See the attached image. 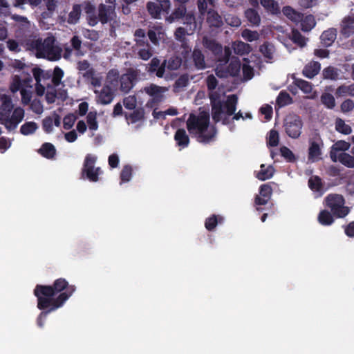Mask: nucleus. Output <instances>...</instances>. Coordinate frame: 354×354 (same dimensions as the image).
<instances>
[{
  "label": "nucleus",
  "mask_w": 354,
  "mask_h": 354,
  "mask_svg": "<svg viewBox=\"0 0 354 354\" xmlns=\"http://www.w3.org/2000/svg\"><path fill=\"white\" fill-rule=\"evenodd\" d=\"M97 104L107 105L112 102L114 98V91L109 84H104L100 91L95 90Z\"/></svg>",
  "instance_id": "f8f14e48"
},
{
  "label": "nucleus",
  "mask_w": 354,
  "mask_h": 354,
  "mask_svg": "<svg viewBox=\"0 0 354 354\" xmlns=\"http://www.w3.org/2000/svg\"><path fill=\"white\" fill-rule=\"evenodd\" d=\"M186 124L189 133L194 135L199 142L209 143L216 136V129L214 126L209 127V113L207 111H201L198 115L191 113Z\"/></svg>",
  "instance_id": "f03ea898"
},
{
  "label": "nucleus",
  "mask_w": 354,
  "mask_h": 354,
  "mask_svg": "<svg viewBox=\"0 0 354 354\" xmlns=\"http://www.w3.org/2000/svg\"><path fill=\"white\" fill-rule=\"evenodd\" d=\"M96 160V156L87 154L84 161L82 175V176H86V178L91 182L98 181L99 176L102 174L100 167H95Z\"/></svg>",
  "instance_id": "0eeeda50"
},
{
  "label": "nucleus",
  "mask_w": 354,
  "mask_h": 354,
  "mask_svg": "<svg viewBox=\"0 0 354 354\" xmlns=\"http://www.w3.org/2000/svg\"><path fill=\"white\" fill-rule=\"evenodd\" d=\"M51 82L54 86H58L62 82V80L64 75V71L59 66H55L51 73Z\"/></svg>",
  "instance_id": "79ce46f5"
},
{
  "label": "nucleus",
  "mask_w": 354,
  "mask_h": 354,
  "mask_svg": "<svg viewBox=\"0 0 354 354\" xmlns=\"http://www.w3.org/2000/svg\"><path fill=\"white\" fill-rule=\"evenodd\" d=\"M132 176V167L130 165H125L120 173L122 183H127L131 180Z\"/></svg>",
  "instance_id": "e2e57ef3"
},
{
  "label": "nucleus",
  "mask_w": 354,
  "mask_h": 354,
  "mask_svg": "<svg viewBox=\"0 0 354 354\" xmlns=\"http://www.w3.org/2000/svg\"><path fill=\"white\" fill-rule=\"evenodd\" d=\"M182 64V59L178 56H173L167 59L166 68L169 71L178 70Z\"/></svg>",
  "instance_id": "de8ad7c7"
},
{
  "label": "nucleus",
  "mask_w": 354,
  "mask_h": 354,
  "mask_svg": "<svg viewBox=\"0 0 354 354\" xmlns=\"http://www.w3.org/2000/svg\"><path fill=\"white\" fill-rule=\"evenodd\" d=\"M340 34L344 38L354 35V16L345 17L341 23Z\"/></svg>",
  "instance_id": "dca6fc26"
},
{
  "label": "nucleus",
  "mask_w": 354,
  "mask_h": 354,
  "mask_svg": "<svg viewBox=\"0 0 354 354\" xmlns=\"http://www.w3.org/2000/svg\"><path fill=\"white\" fill-rule=\"evenodd\" d=\"M322 103L328 109H333L335 106V100L334 96L329 93H324L321 95Z\"/></svg>",
  "instance_id": "49530a36"
},
{
  "label": "nucleus",
  "mask_w": 354,
  "mask_h": 354,
  "mask_svg": "<svg viewBox=\"0 0 354 354\" xmlns=\"http://www.w3.org/2000/svg\"><path fill=\"white\" fill-rule=\"evenodd\" d=\"M32 46L35 49L38 57L47 58L50 61L61 58V49L55 46L53 37H48L44 40L38 39L32 41Z\"/></svg>",
  "instance_id": "39448f33"
},
{
  "label": "nucleus",
  "mask_w": 354,
  "mask_h": 354,
  "mask_svg": "<svg viewBox=\"0 0 354 354\" xmlns=\"http://www.w3.org/2000/svg\"><path fill=\"white\" fill-rule=\"evenodd\" d=\"M292 99L290 95L286 91H281L277 97V104L279 106H284L291 104Z\"/></svg>",
  "instance_id": "603ef678"
},
{
  "label": "nucleus",
  "mask_w": 354,
  "mask_h": 354,
  "mask_svg": "<svg viewBox=\"0 0 354 354\" xmlns=\"http://www.w3.org/2000/svg\"><path fill=\"white\" fill-rule=\"evenodd\" d=\"M320 69L321 64L319 62L311 61L304 67L302 74L306 77L312 79L319 73Z\"/></svg>",
  "instance_id": "6ab92c4d"
},
{
  "label": "nucleus",
  "mask_w": 354,
  "mask_h": 354,
  "mask_svg": "<svg viewBox=\"0 0 354 354\" xmlns=\"http://www.w3.org/2000/svg\"><path fill=\"white\" fill-rule=\"evenodd\" d=\"M335 130L339 133L344 135H348L352 131L351 127L348 124H346L344 120L342 118H337L335 120Z\"/></svg>",
  "instance_id": "58836bf2"
},
{
  "label": "nucleus",
  "mask_w": 354,
  "mask_h": 354,
  "mask_svg": "<svg viewBox=\"0 0 354 354\" xmlns=\"http://www.w3.org/2000/svg\"><path fill=\"white\" fill-rule=\"evenodd\" d=\"M202 44L206 49L212 52L215 56L222 55L223 46L215 39L205 36L203 37Z\"/></svg>",
  "instance_id": "f3484780"
},
{
  "label": "nucleus",
  "mask_w": 354,
  "mask_h": 354,
  "mask_svg": "<svg viewBox=\"0 0 354 354\" xmlns=\"http://www.w3.org/2000/svg\"><path fill=\"white\" fill-rule=\"evenodd\" d=\"M157 2H148L147 8L149 13L155 19H160L161 11Z\"/></svg>",
  "instance_id": "6e6d98bb"
},
{
  "label": "nucleus",
  "mask_w": 354,
  "mask_h": 354,
  "mask_svg": "<svg viewBox=\"0 0 354 354\" xmlns=\"http://www.w3.org/2000/svg\"><path fill=\"white\" fill-rule=\"evenodd\" d=\"M186 11L187 10L185 6L180 4L168 17L167 20L171 23L175 21H178L180 19L182 20L185 14L187 12Z\"/></svg>",
  "instance_id": "c9c22d12"
},
{
  "label": "nucleus",
  "mask_w": 354,
  "mask_h": 354,
  "mask_svg": "<svg viewBox=\"0 0 354 354\" xmlns=\"http://www.w3.org/2000/svg\"><path fill=\"white\" fill-rule=\"evenodd\" d=\"M301 23V29L304 32L310 31L316 25L315 17L312 15H308L299 21Z\"/></svg>",
  "instance_id": "c85d7f7f"
},
{
  "label": "nucleus",
  "mask_w": 354,
  "mask_h": 354,
  "mask_svg": "<svg viewBox=\"0 0 354 354\" xmlns=\"http://www.w3.org/2000/svg\"><path fill=\"white\" fill-rule=\"evenodd\" d=\"M337 37V30L331 28L324 30L320 36L321 44L324 47L330 46Z\"/></svg>",
  "instance_id": "412c9836"
},
{
  "label": "nucleus",
  "mask_w": 354,
  "mask_h": 354,
  "mask_svg": "<svg viewBox=\"0 0 354 354\" xmlns=\"http://www.w3.org/2000/svg\"><path fill=\"white\" fill-rule=\"evenodd\" d=\"M332 212L328 210H322L317 217L319 223L325 226L330 225L334 222Z\"/></svg>",
  "instance_id": "e433bc0d"
},
{
  "label": "nucleus",
  "mask_w": 354,
  "mask_h": 354,
  "mask_svg": "<svg viewBox=\"0 0 354 354\" xmlns=\"http://www.w3.org/2000/svg\"><path fill=\"white\" fill-rule=\"evenodd\" d=\"M259 50L266 58L269 59H272L273 58L274 48V46L269 42H264L262 45L260 46Z\"/></svg>",
  "instance_id": "09e8293b"
},
{
  "label": "nucleus",
  "mask_w": 354,
  "mask_h": 354,
  "mask_svg": "<svg viewBox=\"0 0 354 354\" xmlns=\"http://www.w3.org/2000/svg\"><path fill=\"white\" fill-rule=\"evenodd\" d=\"M83 10L86 15V20L89 26H95L98 23V15H96L95 6L90 1H84L82 4Z\"/></svg>",
  "instance_id": "2eb2a0df"
},
{
  "label": "nucleus",
  "mask_w": 354,
  "mask_h": 354,
  "mask_svg": "<svg viewBox=\"0 0 354 354\" xmlns=\"http://www.w3.org/2000/svg\"><path fill=\"white\" fill-rule=\"evenodd\" d=\"M291 40L292 42L300 47H304L306 44V39L297 29H292L291 32Z\"/></svg>",
  "instance_id": "a19ab883"
},
{
  "label": "nucleus",
  "mask_w": 354,
  "mask_h": 354,
  "mask_svg": "<svg viewBox=\"0 0 354 354\" xmlns=\"http://www.w3.org/2000/svg\"><path fill=\"white\" fill-rule=\"evenodd\" d=\"M81 12V5L74 4L72 10L68 14L67 22L70 24H77L80 18Z\"/></svg>",
  "instance_id": "f704fd0d"
},
{
  "label": "nucleus",
  "mask_w": 354,
  "mask_h": 354,
  "mask_svg": "<svg viewBox=\"0 0 354 354\" xmlns=\"http://www.w3.org/2000/svg\"><path fill=\"white\" fill-rule=\"evenodd\" d=\"M240 70V60L237 57H233L225 69L217 68L216 74L219 77H236L239 75Z\"/></svg>",
  "instance_id": "9b49d317"
},
{
  "label": "nucleus",
  "mask_w": 354,
  "mask_h": 354,
  "mask_svg": "<svg viewBox=\"0 0 354 354\" xmlns=\"http://www.w3.org/2000/svg\"><path fill=\"white\" fill-rule=\"evenodd\" d=\"M189 84V75L187 74L181 75L174 82V91L179 92L185 88Z\"/></svg>",
  "instance_id": "ea45409f"
},
{
  "label": "nucleus",
  "mask_w": 354,
  "mask_h": 354,
  "mask_svg": "<svg viewBox=\"0 0 354 354\" xmlns=\"http://www.w3.org/2000/svg\"><path fill=\"white\" fill-rule=\"evenodd\" d=\"M71 44L73 48L76 50L77 56L84 55V53L81 50L82 41L77 35L73 36L71 39Z\"/></svg>",
  "instance_id": "680f3d73"
},
{
  "label": "nucleus",
  "mask_w": 354,
  "mask_h": 354,
  "mask_svg": "<svg viewBox=\"0 0 354 354\" xmlns=\"http://www.w3.org/2000/svg\"><path fill=\"white\" fill-rule=\"evenodd\" d=\"M206 21L210 27L221 28L223 25L222 17L212 8L209 9Z\"/></svg>",
  "instance_id": "aec40b11"
},
{
  "label": "nucleus",
  "mask_w": 354,
  "mask_h": 354,
  "mask_svg": "<svg viewBox=\"0 0 354 354\" xmlns=\"http://www.w3.org/2000/svg\"><path fill=\"white\" fill-rule=\"evenodd\" d=\"M339 161L344 165L349 168L354 167V156L347 153H342L339 156Z\"/></svg>",
  "instance_id": "5fc2aeb1"
},
{
  "label": "nucleus",
  "mask_w": 354,
  "mask_h": 354,
  "mask_svg": "<svg viewBox=\"0 0 354 354\" xmlns=\"http://www.w3.org/2000/svg\"><path fill=\"white\" fill-rule=\"evenodd\" d=\"M245 17L248 21L253 26H258L261 23V17L258 12L254 8H248L245 11Z\"/></svg>",
  "instance_id": "7c9ffc66"
},
{
  "label": "nucleus",
  "mask_w": 354,
  "mask_h": 354,
  "mask_svg": "<svg viewBox=\"0 0 354 354\" xmlns=\"http://www.w3.org/2000/svg\"><path fill=\"white\" fill-rule=\"evenodd\" d=\"M341 111L344 113L352 111L354 109V101L351 99H346L340 105Z\"/></svg>",
  "instance_id": "774afa93"
},
{
  "label": "nucleus",
  "mask_w": 354,
  "mask_h": 354,
  "mask_svg": "<svg viewBox=\"0 0 354 354\" xmlns=\"http://www.w3.org/2000/svg\"><path fill=\"white\" fill-rule=\"evenodd\" d=\"M174 140L176 145L180 149L188 147L189 144V138L184 129H178L174 134Z\"/></svg>",
  "instance_id": "4be33fe9"
},
{
  "label": "nucleus",
  "mask_w": 354,
  "mask_h": 354,
  "mask_svg": "<svg viewBox=\"0 0 354 354\" xmlns=\"http://www.w3.org/2000/svg\"><path fill=\"white\" fill-rule=\"evenodd\" d=\"M326 205L330 209L333 216L337 218H344L348 214L350 209L348 207L344 206V198L337 194H331L326 196Z\"/></svg>",
  "instance_id": "423d86ee"
},
{
  "label": "nucleus",
  "mask_w": 354,
  "mask_h": 354,
  "mask_svg": "<svg viewBox=\"0 0 354 354\" xmlns=\"http://www.w3.org/2000/svg\"><path fill=\"white\" fill-rule=\"evenodd\" d=\"M116 0H106L105 3H100L97 8L98 21L106 24L113 21L116 17Z\"/></svg>",
  "instance_id": "6e6552de"
},
{
  "label": "nucleus",
  "mask_w": 354,
  "mask_h": 354,
  "mask_svg": "<svg viewBox=\"0 0 354 354\" xmlns=\"http://www.w3.org/2000/svg\"><path fill=\"white\" fill-rule=\"evenodd\" d=\"M308 185L309 188L315 192H323V183L322 178L318 176H312L308 182Z\"/></svg>",
  "instance_id": "2f4dec72"
},
{
  "label": "nucleus",
  "mask_w": 354,
  "mask_h": 354,
  "mask_svg": "<svg viewBox=\"0 0 354 354\" xmlns=\"http://www.w3.org/2000/svg\"><path fill=\"white\" fill-rule=\"evenodd\" d=\"M191 59L195 68L197 70L206 68L207 65L205 60V55L201 49L195 47L192 53Z\"/></svg>",
  "instance_id": "a211bd4d"
},
{
  "label": "nucleus",
  "mask_w": 354,
  "mask_h": 354,
  "mask_svg": "<svg viewBox=\"0 0 354 354\" xmlns=\"http://www.w3.org/2000/svg\"><path fill=\"white\" fill-rule=\"evenodd\" d=\"M223 222V216L212 214L205 219V227L208 231H213L218 224H222Z\"/></svg>",
  "instance_id": "5701e85b"
},
{
  "label": "nucleus",
  "mask_w": 354,
  "mask_h": 354,
  "mask_svg": "<svg viewBox=\"0 0 354 354\" xmlns=\"http://www.w3.org/2000/svg\"><path fill=\"white\" fill-rule=\"evenodd\" d=\"M38 126L35 122H26L21 126L20 133L24 136L34 133Z\"/></svg>",
  "instance_id": "a18cd8bd"
},
{
  "label": "nucleus",
  "mask_w": 354,
  "mask_h": 354,
  "mask_svg": "<svg viewBox=\"0 0 354 354\" xmlns=\"http://www.w3.org/2000/svg\"><path fill=\"white\" fill-rule=\"evenodd\" d=\"M11 66L15 69H17L21 72V75L24 76V83L26 86H30V84L32 82V77L30 75V66L26 65L22 61L19 59H15Z\"/></svg>",
  "instance_id": "4468645a"
},
{
  "label": "nucleus",
  "mask_w": 354,
  "mask_h": 354,
  "mask_svg": "<svg viewBox=\"0 0 354 354\" xmlns=\"http://www.w3.org/2000/svg\"><path fill=\"white\" fill-rule=\"evenodd\" d=\"M281 156L289 162L295 161L296 158L293 152L287 147L283 146L280 148Z\"/></svg>",
  "instance_id": "bf43d9fd"
},
{
  "label": "nucleus",
  "mask_w": 354,
  "mask_h": 354,
  "mask_svg": "<svg viewBox=\"0 0 354 354\" xmlns=\"http://www.w3.org/2000/svg\"><path fill=\"white\" fill-rule=\"evenodd\" d=\"M293 84L299 88L306 94H310L313 90L312 84L306 80L297 78L295 75H292Z\"/></svg>",
  "instance_id": "a878e982"
},
{
  "label": "nucleus",
  "mask_w": 354,
  "mask_h": 354,
  "mask_svg": "<svg viewBox=\"0 0 354 354\" xmlns=\"http://www.w3.org/2000/svg\"><path fill=\"white\" fill-rule=\"evenodd\" d=\"M133 51L138 55V58L145 61L149 60L153 55V49L151 46L146 48H140Z\"/></svg>",
  "instance_id": "37998d69"
},
{
  "label": "nucleus",
  "mask_w": 354,
  "mask_h": 354,
  "mask_svg": "<svg viewBox=\"0 0 354 354\" xmlns=\"http://www.w3.org/2000/svg\"><path fill=\"white\" fill-rule=\"evenodd\" d=\"M335 95L337 97H341L347 95L354 97V83L348 86L342 84L338 86L335 91Z\"/></svg>",
  "instance_id": "cd10ccee"
},
{
  "label": "nucleus",
  "mask_w": 354,
  "mask_h": 354,
  "mask_svg": "<svg viewBox=\"0 0 354 354\" xmlns=\"http://www.w3.org/2000/svg\"><path fill=\"white\" fill-rule=\"evenodd\" d=\"M283 15L295 23H298L302 19L303 14L297 12L290 6H285L283 8Z\"/></svg>",
  "instance_id": "c756f323"
},
{
  "label": "nucleus",
  "mask_w": 354,
  "mask_h": 354,
  "mask_svg": "<svg viewBox=\"0 0 354 354\" xmlns=\"http://www.w3.org/2000/svg\"><path fill=\"white\" fill-rule=\"evenodd\" d=\"M0 124L8 131L15 130L24 118V110L21 107L14 109L11 97L6 94L0 95Z\"/></svg>",
  "instance_id": "7ed1b4c3"
},
{
  "label": "nucleus",
  "mask_w": 354,
  "mask_h": 354,
  "mask_svg": "<svg viewBox=\"0 0 354 354\" xmlns=\"http://www.w3.org/2000/svg\"><path fill=\"white\" fill-rule=\"evenodd\" d=\"M274 168L272 165L266 167L264 164L261 165V170L257 174L256 177L260 180H266L272 177L274 173Z\"/></svg>",
  "instance_id": "bb28decb"
},
{
  "label": "nucleus",
  "mask_w": 354,
  "mask_h": 354,
  "mask_svg": "<svg viewBox=\"0 0 354 354\" xmlns=\"http://www.w3.org/2000/svg\"><path fill=\"white\" fill-rule=\"evenodd\" d=\"M321 155L322 150L319 145L315 141L310 142L308 148V160L312 162L317 161L319 159Z\"/></svg>",
  "instance_id": "b1692460"
},
{
  "label": "nucleus",
  "mask_w": 354,
  "mask_h": 354,
  "mask_svg": "<svg viewBox=\"0 0 354 354\" xmlns=\"http://www.w3.org/2000/svg\"><path fill=\"white\" fill-rule=\"evenodd\" d=\"M182 22L189 26V30H194L196 28L195 17L192 13H185L182 19Z\"/></svg>",
  "instance_id": "0e129e2a"
},
{
  "label": "nucleus",
  "mask_w": 354,
  "mask_h": 354,
  "mask_svg": "<svg viewBox=\"0 0 354 354\" xmlns=\"http://www.w3.org/2000/svg\"><path fill=\"white\" fill-rule=\"evenodd\" d=\"M125 117H126V119L129 120L131 123H136V122L144 119L145 111L142 108L137 109H135L129 115L126 114Z\"/></svg>",
  "instance_id": "c03bdc74"
},
{
  "label": "nucleus",
  "mask_w": 354,
  "mask_h": 354,
  "mask_svg": "<svg viewBox=\"0 0 354 354\" xmlns=\"http://www.w3.org/2000/svg\"><path fill=\"white\" fill-rule=\"evenodd\" d=\"M24 75H15L12 86V91H17L21 88L22 89V87H32L31 83L30 86H26L24 83Z\"/></svg>",
  "instance_id": "3c124183"
},
{
  "label": "nucleus",
  "mask_w": 354,
  "mask_h": 354,
  "mask_svg": "<svg viewBox=\"0 0 354 354\" xmlns=\"http://www.w3.org/2000/svg\"><path fill=\"white\" fill-rule=\"evenodd\" d=\"M210 104L212 106V117L215 123L221 121L222 115L225 113L228 116L232 115L236 110L238 97L236 95H230L227 100L223 102L221 100L217 93L209 95Z\"/></svg>",
  "instance_id": "20e7f679"
},
{
  "label": "nucleus",
  "mask_w": 354,
  "mask_h": 354,
  "mask_svg": "<svg viewBox=\"0 0 354 354\" xmlns=\"http://www.w3.org/2000/svg\"><path fill=\"white\" fill-rule=\"evenodd\" d=\"M39 154L47 159H52L56 154L55 146L50 142L44 143L38 150Z\"/></svg>",
  "instance_id": "393cba45"
},
{
  "label": "nucleus",
  "mask_w": 354,
  "mask_h": 354,
  "mask_svg": "<svg viewBox=\"0 0 354 354\" xmlns=\"http://www.w3.org/2000/svg\"><path fill=\"white\" fill-rule=\"evenodd\" d=\"M45 97L48 104L54 103L57 98V91L55 88L51 86H48Z\"/></svg>",
  "instance_id": "338daca9"
},
{
  "label": "nucleus",
  "mask_w": 354,
  "mask_h": 354,
  "mask_svg": "<svg viewBox=\"0 0 354 354\" xmlns=\"http://www.w3.org/2000/svg\"><path fill=\"white\" fill-rule=\"evenodd\" d=\"M77 120V116L74 113H68L64 116L63 119V127L64 129L68 130L71 129L75 122Z\"/></svg>",
  "instance_id": "13d9d810"
},
{
  "label": "nucleus",
  "mask_w": 354,
  "mask_h": 354,
  "mask_svg": "<svg viewBox=\"0 0 354 354\" xmlns=\"http://www.w3.org/2000/svg\"><path fill=\"white\" fill-rule=\"evenodd\" d=\"M167 59L160 63V60L158 57H153L148 64L147 71L149 74H156L158 77H162L164 76L166 69Z\"/></svg>",
  "instance_id": "ddd939ff"
},
{
  "label": "nucleus",
  "mask_w": 354,
  "mask_h": 354,
  "mask_svg": "<svg viewBox=\"0 0 354 354\" xmlns=\"http://www.w3.org/2000/svg\"><path fill=\"white\" fill-rule=\"evenodd\" d=\"M322 75L324 76V78L330 79L332 80H336L338 75L335 68L332 66L325 68L323 70Z\"/></svg>",
  "instance_id": "69168bd1"
},
{
  "label": "nucleus",
  "mask_w": 354,
  "mask_h": 354,
  "mask_svg": "<svg viewBox=\"0 0 354 354\" xmlns=\"http://www.w3.org/2000/svg\"><path fill=\"white\" fill-rule=\"evenodd\" d=\"M145 91L150 96L153 97V100L159 102L162 97V87L156 84H151L145 88Z\"/></svg>",
  "instance_id": "4c0bfd02"
},
{
  "label": "nucleus",
  "mask_w": 354,
  "mask_h": 354,
  "mask_svg": "<svg viewBox=\"0 0 354 354\" xmlns=\"http://www.w3.org/2000/svg\"><path fill=\"white\" fill-rule=\"evenodd\" d=\"M234 51L239 55H248L252 51V47L250 44L239 41L233 44Z\"/></svg>",
  "instance_id": "473e14b6"
},
{
  "label": "nucleus",
  "mask_w": 354,
  "mask_h": 354,
  "mask_svg": "<svg viewBox=\"0 0 354 354\" xmlns=\"http://www.w3.org/2000/svg\"><path fill=\"white\" fill-rule=\"evenodd\" d=\"M261 6L265 10L272 14H277L280 12V8L277 1L275 0H259Z\"/></svg>",
  "instance_id": "72a5a7b5"
},
{
  "label": "nucleus",
  "mask_w": 354,
  "mask_h": 354,
  "mask_svg": "<svg viewBox=\"0 0 354 354\" xmlns=\"http://www.w3.org/2000/svg\"><path fill=\"white\" fill-rule=\"evenodd\" d=\"M242 37L248 41L252 42L259 39V35L257 31L245 29L241 33Z\"/></svg>",
  "instance_id": "052dcab7"
},
{
  "label": "nucleus",
  "mask_w": 354,
  "mask_h": 354,
  "mask_svg": "<svg viewBox=\"0 0 354 354\" xmlns=\"http://www.w3.org/2000/svg\"><path fill=\"white\" fill-rule=\"evenodd\" d=\"M76 290L64 278H59L51 285L37 284L33 291L37 297V307L41 310L37 319L39 327L44 326L48 315L62 307Z\"/></svg>",
  "instance_id": "f257e3e1"
},
{
  "label": "nucleus",
  "mask_w": 354,
  "mask_h": 354,
  "mask_svg": "<svg viewBox=\"0 0 354 354\" xmlns=\"http://www.w3.org/2000/svg\"><path fill=\"white\" fill-rule=\"evenodd\" d=\"M86 122L89 129L96 131L98 129V122L97 121V113L90 111L86 116Z\"/></svg>",
  "instance_id": "864d4df0"
},
{
  "label": "nucleus",
  "mask_w": 354,
  "mask_h": 354,
  "mask_svg": "<svg viewBox=\"0 0 354 354\" xmlns=\"http://www.w3.org/2000/svg\"><path fill=\"white\" fill-rule=\"evenodd\" d=\"M303 122L301 118L297 115H290L284 122L285 131L287 135L293 138H298L301 133Z\"/></svg>",
  "instance_id": "1a4fd4ad"
},
{
  "label": "nucleus",
  "mask_w": 354,
  "mask_h": 354,
  "mask_svg": "<svg viewBox=\"0 0 354 354\" xmlns=\"http://www.w3.org/2000/svg\"><path fill=\"white\" fill-rule=\"evenodd\" d=\"M198 8L200 13L202 15L207 14L208 10V6L214 8L215 6V0H198L197 1Z\"/></svg>",
  "instance_id": "8fccbe9b"
},
{
  "label": "nucleus",
  "mask_w": 354,
  "mask_h": 354,
  "mask_svg": "<svg viewBox=\"0 0 354 354\" xmlns=\"http://www.w3.org/2000/svg\"><path fill=\"white\" fill-rule=\"evenodd\" d=\"M279 142V136L277 131L272 129L270 131L267 138V145L269 147H277Z\"/></svg>",
  "instance_id": "4d7b16f0"
},
{
  "label": "nucleus",
  "mask_w": 354,
  "mask_h": 354,
  "mask_svg": "<svg viewBox=\"0 0 354 354\" xmlns=\"http://www.w3.org/2000/svg\"><path fill=\"white\" fill-rule=\"evenodd\" d=\"M139 73L137 70L129 68L127 73L120 78V90L124 93H128L138 81Z\"/></svg>",
  "instance_id": "9d476101"
}]
</instances>
